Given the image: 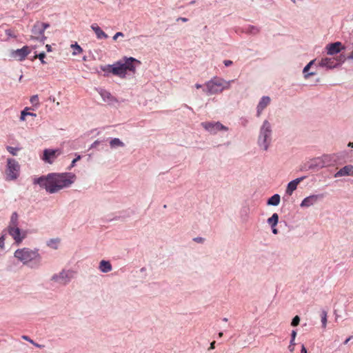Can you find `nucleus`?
<instances>
[{"label":"nucleus","mask_w":353,"mask_h":353,"mask_svg":"<svg viewBox=\"0 0 353 353\" xmlns=\"http://www.w3.org/2000/svg\"><path fill=\"white\" fill-rule=\"evenodd\" d=\"M76 176L72 173H51L46 176H41L34 179V183L39 184L48 192L52 194L64 188L69 187L75 181Z\"/></svg>","instance_id":"f257e3e1"},{"label":"nucleus","mask_w":353,"mask_h":353,"mask_svg":"<svg viewBox=\"0 0 353 353\" xmlns=\"http://www.w3.org/2000/svg\"><path fill=\"white\" fill-rule=\"evenodd\" d=\"M272 125L268 120H265L260 128L257 140V143L262 150H268L272 142Z\"/></svg>","instance_id":"f03ea898"},{"label":"nucleus","mask_w":353,"mask_h":353,"mask_svg":"<svg viewBox=\"0 0 353 353\" xmlns=\"http://www.w3.org/2000/svg\"><path fill=\"white\" fill-rule=\"evenodd\" d=\"M14 256L24 265L38 264L40 261V256L38 252L30 248H25L17 250L14 252Z\"/></svg>","instance_id":"7ed1b4c3"},{"label":"nucleus","mask_w":353,"mask_h":353,"mask_svg":"<svg viewBox=\"0 0 353 353\" xmlns=\"http://www.w3.org/2000/svg\"><path fill=\"white\" fill-rule=\"evenodd\" d=\"M230 81H226L221 79H214L207 83L208 93L212 94L222 92L224 89L230 88Z\"/></svg>","instance_id":"20e7f679"},{"label":"nucleus","mask_w":353,"mask_h":353,"mask_svg":"<svg viewBox=\"0 0 353 353\" xmlns=\"http://www.w3.org/2000/svg\"><path fill=\"white\" fill-rule=\"evenodd\" d=\"M50 26L49 23L37 21L33 26L31 30V40H37L44 43L46 37L44 35V31Z\"/></svg>","instance_id":"39448f33"},{"label":"nucleus","mask_w":353,"mask_h":353,"mask_svg":"<svg viewBox=\"0 0 353 353\" xmlns=\"http://www.w3.org/2000/svg\"><path fill=\"white\" fill-rule=\"evenodd\" d=\"M19 172V165L14 159H8V169L6 171L7 177L9 180H14L17 178Z\"/></svg>","instance_id":"423d86ee"},{"label":"nucleus","mask_w":353,"mask_h":353,"mask_svg":"<svg viewBox=\"0 0 353 353\" xmlns=\"http://www.w3.org/2000/svg\"><path fill=\"white\" fill-rule=\"evenodd\" d=\"M75 272L71 270H63L58 274H54L52 277V280L63 283H68L72 278H74Z\"/></svg>","instance_id":"0eeeda50"},{"label":"nucleus","mask_w":353,"mask_h":353,"mask_svg":"<svg viewBox=\"0 0 353 353\" xmlns=\"http://www.w3.org/2000/svg\"><path fill=\"white\" fill-rule=\"evenodd\" d=\"M61 154V151L59 149H46L43 150V154L41 159L46 163L52 164Z\"/></svg>","instance_id":"6e6552de"},{"label":"nucleus","mask_w":353,"mask_h":353,"mask_svg":"<svg viewBox=\"0 0 353 353\" xmlns=\"http://www.w3.org/2000/svg\"><path fill=\"white\" fill-rule=\"evenodd\" d=\"M201 125L211 134H216L220 130H228V128L222 125L219 122L212 123V122H203Z\"/></svg>","instance_id":"1a4fd4ad"},{"label":"nucleus","mask_w":353,"mask_h":353,"mask_svg":"<svg viewBox=\"0 0 353 353\" xmlns=\"http://www.w3.org/2000/svg\"><path fill=\"white\" fill-rule=\"evenodd\" d=\"M8 230L9 234L17 244L20 243L26 237V233L22 232L18 226H8Z\"/></svg>","instance_id":"9d476101"},{"label":"nucleus","mask_w":353,"mask_h":353,"mask_svg":"<svg viewBox=\"0 0 353 353\" xmlns=\"http://www.w3.org/2000/svg\"><path fill=\"white\" fill-rule=\"evenodd\" d=\"M30 53V50L28 46H23L21 49L12 50L10 52L12 58L17 61H23Z\"/></svg>","instance_id":"9b49d317"},{"label":"nucleus","mask_w":353,"mask_h":353,"mask_svg":"<svg viewBox=\"0 0 353 353\" xmlns=\"http://www.w3.org/2000/svg\"><path fill=\"white\" fill-rule=\"evenodd\" d=\"M341 63V60L336 58H322L319 62V65L321 67H326L329 69L334 68L339 65Z\"/></svg>","instance_id":"f8f14e48"},{"label":"nucleus","mask_w":353,"mask_h":353,"mask_svg":"<svg viewBox=\"0 0 353 353\" xmlns=\"http://www.w3.org/2000/svg\"><path fill=\"white\" fill-rule=\"evenodd\" d=\"M108 67L111 68V72L115 75L124 77L126 74L123 63L119 61L114 63L112 65H108Z\"/></svg>","instance_id":"ddd939ff"},{"label":"nucleus","mask_w":353,"mask_h":353,"mask_svg":"<svg viewBox=\"0 0 353 353\" xmlns=\"http://www.w3.org/2000/svg\"><path fill=\"white\" fill-rule=\"evenodd\" d=\"M347 176H353V165L349 164L345 165L339 171H337L334 174V177H341Z\"/></svg>","instance_id":"4468645a"},{"label":"nucleus","mask_w":353,"mask_h":353,"mask_svg":"<svg viewBox=\"0 0 353 353\" xmlns=\"http://www.w3.org/2000/svg\"><path fill=\"white\" fill-rule=\"evenodd\" d=\"M327 53L329 55H334L343 49L342 43L339 41L330 43L326 46Z\"/></svg>","instance_id":"2eb2a0df"},{"label":"nucleus","mask_w":353,"mask_h":353,"mask_svg":"<svg viewBox=\"0 0 353 353\" xmlns=\"http://www.w3.org/2000/svg\"><path fill=\"white\" fill-rule=\"evenodd\" d=\"M270 98L269 97H263L259 101L256 108V117H259L263 110L270 104Z\"/></svg>","instance_id":"dca6fc26"},{"label":"nucleus","mask_w":353,"mask_h":353,"mask_svg":"<svg viewBox=\"0 0 353 353\" xmlns=\"http://www.w3.org/2000/svg\"><path fill=\"white\" fill-rule=\"evenodd\" d=\"M99 94L101 96L103 101L109 105H114L117 102L116 98H114L109 92L105 90H101Z\"/></svg>","instance_id":"f3484780"},{"label":"nucleus","mask_w":353,"mask_h":353,"mask_svg":"<svg viewBox=\"0 0 353 353\" xmlns=\"http://www.w3.org/2000/svg\"><path fill=\"white\" fill-rule=\"evenodd\" d=\"M134 63L137 64L141 63L139 61L137 60L134 58L130 57L126 59L125 63H123L125 72H127V70H129L134 72L136 70V66L134 64Z\"/></svg>","instance_id":"a211bd4d"},{"label":"nucleus","mask_w":353,"mask_h":353,"mask_svg":"<svg viewBox=\"0 0 353 353\" xmlns=\"http://www.w3.org/2000/svg\"><path fill=\"white\" fill-rule=\"evenodd\" d=\"M305 179V176L297 178L290 181L287 186L286 194L291 195L292 192L297 188L299 183Z\"/></svg>","instance_id":"6ab92c4d"},{"label":"nucleus","mask_w":353,"mask_h":353,"mask_svg":"<svg viewBox=\"0 0 353 353\" xmlns=\"http://www.w3.org/2000/svg\"><path fill=\"white\" fill-rule=\"evenodd\" d=\"M319 198V195H315V194L310 195V196L305 198L302 201V202L301 203V206L305 207V208L310 207L317 202Z\"/></svg>","instance_id":"aec40b11"},{"label":"nucleus","mask_w":353,"mask_h":353,"mask_svg":"<svg viewBox=\"0 0 353 353\" xmlns=\"http://www.w3.org/2000/svg\"><path fill=\"white\" fill-rule=\"evenodd\" d=\"M91 28L96 34L97 39H107L108 37V34L105 32H104L98 25L92 24L91 26Z\"/></svg>","instance_id":"412c9836"},{"label":"nucleus","mask_w":353,"mask_h":353,"mask_svg":"<svg viewBox=\"0 0 353 353\" xmlns=\"http://www.w3.org/2000/svg\"><path fill=\"white\" fill-rule=\"evenodd\" d=\"M99 268L101 272L107 273L112 270V265L108 261L102 260L99 263Z\"/></svg>","instance_id":"4be33fe9"},{"label":"nucleus","mask_w":353,"mask_h":353,"mask_svg":"<svg viewBox=\"0 0 353 353\" xmlns=\"http://www.w3.org/2000/svg\"><path fill=\"white\" fill-rule=\"evenodd\" d=\"M280 196L279 194H276L274 195H273L272 196H271L268 200V202H267V204L268 205H273V206H276L279 204L280 203Z\"/></svg>","instance_id":"5701e85b"},{"label":"nucleus","mask_w":353,"mask_h":353,"mask_svg":"<svg viewBox=\"0 0 353 353\" xmlns=\"http://www.w3.org/2000/svg\"><path fill=\"white\" fill-rule=\"evenodd\" d=\"M279 221V215L276 213H274L272 216L268 219V223L272 226V228H274Z\"/></svg>","instance_id":"b1692460"},{"label":"nucleus","mask_w":353,"mask_h":353,"mask_svg":"<svg viewBox=\"0 0 353 353\" xmlns=\"http://www.w3.org/2000/svg\"><path fill=\"white\" fill-rule=\"evenodd\" d=\"M71 48L73 49L72 55L75 56L82 53L83 48L77 43L71 44Z\"/></svg>","instance_id":"393cba45"},{"label":"nucleus","mask_w":353,"mask_h":353,"mask_svg":"<svg viewBox=\"0 0 353 353\" xmlns=\"http://www.w3.org/2000/svg\"><path fill=\"white\" fill-rule=\"evenodd\" d=\"M110 145L111 146V148H116V147H123L124 146V143L119 139H117V138H114L113 139H112L110 142Z\"/></svg>","instance_id":"a878e982"},{"label":"nucleus","mask_w":353,"mask_h":353,"mask_svg":"<svg viewBox=\"0 0 353 353\" xmlns=\"http://www.w3.org/2000/svg\"><path fill=\"white\" fill-rule=\"evenodd\" d=\"M314 62V60H312L306 66H305V68H303V72L304 74V77L305 79H307L311 75H314V72H310V73H307V71L309 70L310 68L311 67V65L313 64V63Z\"/></svg>","instance_id":"bb28decb"},{"label":"nucleus","mask_w":353,"mask_h":353,"mask_svg":"<svg viewBox=\"0 0 353 353\" xmlns=\"http://www.w3.org/2000/svg\"><path fill=\"white\" fill-rule=\"evenodd\" d=\"M18 225V214L17 212H13L10 217V221L8 226H17Z\"/></svg>","instance_id":"cd10ccee"},{"label":"nucleus","mask_w":353,"mask_h":353,"mask_svg":"<svg viewBox=\"0 0 353 353\" xmlns=\"http://www.w3.org/2000/svg\"><path fill=\"white\" fill-rule=\"evenodd\" d=\"M321 323L322 327L325 328L327 325V312L325 311H323L321 313Z\"/></svg>","instance_id":"c85d7f7f"},{"label":"nucleus","mask_w":353,"mask_h":353,"mask_svg":"<svg viewBox=\"0 0 353 353\" xmlns=\"http://www.w3.org/2000/svg\"><path fill=\"white\" fill-rule=\"evenodd\" d=\"M59 242V240L58 239H51L48 245L54 249H57V244Z\"/></svg>","instance_id":"c756f323"},{"label":"nucleus","mask_w":353,"mask_h":353,"mask_svg":"<svg viewBox=\"0 0 353 353\" xmlns=\"http://www.w3.org/2000/svg\"><path fill=\"white\" fill-rule=\"evenodd\" d=\"M300 323V317L299 316H295L291 323V325L293 327L297 326Z\"/></svg>","instance_id":"7c9ffc66"},{"label":"nucleus","mask_w":353,"mask_h":353,"mask_svg":"<svg viewBox=\"0 0 353 353\" xmlns=\"http://www.w3.org/2000/svg\"><path fill=\"white\" fill-rule=\"evenodd\" d=\"M30 101L32 104L36 105L39 104V97L37 95H33L32 97H31Z\"/></svg>","instance_id":"2f4dec72"},{"label":"nucleus","mask_w":353,"mask_h":353,"mask_svg":"<svg viewBox=\"0 0 353 353\" xmlns=\"http://www.w3.org/2000/svg\"><path fill=\"white\" fill-rule=\"evenodd\" d=\"M7 150L10 153L12 154V155H17V152L19 150L18 148H13V147H11V146H8L7 148Z\"/></svg>","instance_id":"473e14b6"},{"label":"nucleus","mask_w":353,"mask_h":353,"mask_svg":"<svg viewBox=\"0 0 353 353\" xmlns=\"http://www.w3.org/2000/svg\"><path fill=\"white\" fill-rule=\"evenodd\" d=\"M28 110V108H26L23 111L21 112L20 116V120L22 121H24L26 120V116H27V110Z\"/></svg>","instance_id":"72a5a7b5"},{"label":"nucleus","mask_w":353,"mask_h":353,"mask_svg":"<svg viewBox=\"0 0 353 353\" xmlns=\"http://www.w3.org/2000/svg\"><path fill=\"white\" fill-rule=\"evenodd\" d=\"M6 32V34L8 37H12V38H16L17 37V35L13 32V31L10 29H8L5 31Z\"/></svg>","instance_id":"f704fd0d"},{"label":"nucleus","mask_w":353,"mask_h":353,"mask_svg":"<svg viewBox=\"0 0 353 353\" xmlns=\"http://www.w3.org/2000/svg\"><path fill=\"white\" fill-rule=\"evenodd\" d=\"M4 241H5V237L4 236H1L0 237V252L1 251H3L5 248V243H4Z\"/></svg>","instance_id":"c9c22d12"},{"label":"nucleus","mask_w":353,"mask_h":353,"mask_svg":"<svg viewBox=\"0 0 353 353\" xmlns=\"http://www.w3.org/2000/svg\"><path fill=\"white\" fill-rule=\"evenodd\" d=\"M45 56H46L45 52H41L38 55H36L35 57H38L42 63H46V62L44 61Z\"/></svg>","instance_id":"e433bc0d"},{"label":"nucleus","mask_w":353,"mask_h":353,"mask_svg":"<svg viewBox=\"0 0 353 353\" xmlns=\"http://www.w3.org/2000/svg\"><path fill=\"white\" fill-rule=\"evenodd\" d=\"M123 36L124 34L122 32H118L113 36V39L117 40L119 37H123Z\"/></svg>","instance_id":"4c0bfd02"},{"label":"nucleus","mask_w":353,"mask_h":353,"mask_svg":"<svg viewBox=\"0 0 353 353\" xmlns=\"http://www.w3.org/2000/svg\"><path fill=\"white\" fill-rule=\"evenodd\" d=\"M22 339L30 342V343H34V341L30 338L28 337V336H22Z\"/></svg>","instance_id":"58836bf2"},{"label":"nucleus","mask_w":353,"mask_h":353,"mask_svg":"<svg viewBox=\"0 0 353 353\" xmlns=\"http://www.w3.org/2000/svg\"><path fill=\"white\" fill-rule=\"evenodd\" d=\"M80 159H81V156H80V155H78V156L77 157V158H76V159H74L72 161L71 166H72V167H73V166L74 165L75 163H76L77 161L80 160Z\"/></svg>","instance_id":"ea45409f"},{"label":"nucleus","mask_w":353,"mask_h":353,"mask_svg":"<svg viewBox=\"0 0 353 353\" xmlns=\"http://www.w3.org/2000/svg\"><path fill=\"white\" fill-rule=\"evenodd\" d=\"M232 64V61H230V60H225V61H224V65L226 67H228V66L231 65Z\"/></svg>","instance_id":"a19ab883"},{"label":"nucleus","mask_w":353,"mask_h":353,"mask_svg":"<svg viewBox=\"0 0 353 353\" xmlns=\"http://www.w3.org/2000/svg\"><path fill=\"white\" fill-rule=\"evenodd\" d=\"M259 32V30L256 28L252 27L250 29V32L252 34H256Z\"/></svg>","instance_id":"79ce46f5"},{"label":"nucleus","mask_w":353,"mask_h":353,"mask_svg":"<svg viewBox=\"0 0 353 353\" xmlns=\"http://www.w3.org/2000/svg\"><path fill=\"white\" fill-rule=\"evenodd\" d=\"M194 241L197 242V243H201V242L203 241V239L201 238V237H196V238L194 239Z\"/></svg>","instance_id":"37998d69"},{"label":"nucleus","mask_w":353,"mask_h":353,"mask_svg":"<svg viewBox=\"0 0 353 353\" xmlns=\"http://www.w3.org/2000/svg\"><path fill=\"white\" fill-rule=\"evenodd\" d=\"M296 336V332L295 330H292L291 333V339H295Z\"/></svg>","instance_id":"c03bdc74"},{"label":"nucleus","mask_w":353,"mask_h":353,"mask_svg":"<svg viewBox=\"0 0 353 353\" xmlns=\"http://www.w3.org/2000/svg\"><path fill=\"white\" fill-rule=\"evenodd\" d=\"M301 353H307V349L305 348V347L303 345L301 347Z\"/></svg>","instance_id":"a18cd8bd"},{"label":"nucleus","mask_w":353,"mask_h":353,"mask_svg":"<svg viewBox=\"0 0 353 353\" xmlns=\"http://www.w3.org/2000/svg\"><path fill=\"white\" fill-rule=\"evenodd\" d=\"M32 345H34L35 347H39V348H41V347H43L44 345H40V344H38L35 342H34V343H32Z\"/></svg>","instance_id":"49530a36"},{"label":"nucleus","mask_w":353,"mask_h":353,"mask_svg":"<svg viewBox=\"0 0 353 353\" xmlns=\"http://www.w3.org/2000/svg\"><path fill=\"white\" fill-rule=\"evenodd\" d=\"M27 116H31V117H35L37 116V114L35 113L30 112L27 111Z\"/></svg>","instance_id":"de8ad7c7"},{"label":"nucleus","mask_w":353,"mask_h":353,"mask_svg":"<svg viewBox=\"0 0 353 353\" xmlns=\"http://www.w3.org/2000/svg\"><path fill=\"white\" fill-rule=\"evenodd\" d=\"M215 341H212L211 343H210V350H213L214 349L215 346Z\"/></svg>","instance_id":"09e8293b"},{"label":"nucleus","mask_w":353,"mask_h":353,"mask_svg":"<svg viewBox=\"0 0 353 353\" xmlns=\"http://www.w3.org/2000/svg\"><path fill=\"white\" fill-rule=\"evenodd\" d=\"M46 48L48 52H51L52 51V48H51V46L50 45L47 44L46 46Z\"/></svg>","instance_id":"8fccbe9b"},{"label":"nucleus","mask_w":353,"mask_h":353,"mask_svg":"<svg viewBox=\"0 0 353 353\" xmlns=\"http://www.w3.org/2000/svg\"><path fill=\"white\" fill-rule=\"evenodd\" d=\"M290 345H291V346H294L295 345V339H291Z\"/></svg>","instance_id":"3c124183"},{"label":"nucleus","mask_w":353,"mask_h":353,"mask_svg":"<svg viewBox=\"0 0 353 353\" xmlns=\"http://www.w3.org/2000/svg\"><path fill=\"white\" fill-rule=\"evenodd\" d=\"M288 349L291 352H292L294 350V346H291V345H289Z\"/></svg>","instance_id":"603ef678"},{"label":"nucleus","mask_w":353,"mask_h":353,"mask_svg":"<svg viewBox=\"0 0 353 353\" xmlns=\"http://www.w3.org/2000/svg\"><path fill=\"white\" fill-rule=\"evenodd\" d=\"M348 59H353V51L350 53V54L347 57Z\"/></svg>","instance_id":"864d4df0"},{"label":"nucleus","mask_w":353,"mask_h":353,"mask_svg":"<svg viewBox=\"0 0 353 353\" xmlns=\"http://www.w3.org/2000/svg\"><path fill=\"white\" fill-rule=\"evenodd\" d=\"M272 232L274 234H277V232H278L277 229L272 228Z\"/></svg>","instance_id":"5fc2aeb1"},{"label":"nucleus","mask_w":353,"mask_h":353,"mask_svg":"<svg viewBox=\"0 0 353 353\" xmlns=\"http://www.w3.org/2000/svg\"><path fill=\"white\" fill-rule=\"evenodd\" d=\"M195 87L198 89V88H201V85H200V84H196V85H195Z\"/></svg>","instance_id":"6e6d98bb"},{"label":"nucleus","mask_w":353,"mask_h":353,"mask_svg":"<svg viewBox=\"0 0 353 353\" xmlns=\"http://www.w3.org/2000/svg\"><path fill=\"white\" fill-rule=\"evenodd\" d=\"M350 340V338H348L345 340V341L344 342L345 344H347V343H349V341Z\"/></svg>","instance_id":"4d7b16f0"},{"label":"nucleus","mask_w":353,"mask_h":353,"mask_svg":"<svg viewBox=\"0 0 353 353\" xmlns=\"http://www.w3.org/2000/svg\"><path fill=\"white\" fill-rule=\"evenodd\" d=\"M348 146H349V147H352V148H353V143L350 142V143H348Z\"/></svg>","instance_id":"13d9d810"},{"label":"nucleus","mask_w":353,"mask_h":353,"mask_svg":"<svg viewBox=\"0 0 353 353\" xmlns=\"http://www.w3.org/2000/svg\"><path fill=\"white\" fill-rule=\"evenodd\" d=\"M222 336H223V332H219V337H221Z\"/></svg>","instance_id":"bf43d9fd"},{"label":"nucleus","mask_w":353,"mask_h":353,"mask_svg":"<svg viewBox=\"0 0 353 353\" xmlns=\"http://www.w3.org/2000/svg\"><path fill=\"white\" fill-rule=\"evenodd\" d=\"M181 20H182L183 21H187V19H185V18H181Z\"/></svg>","instance_id":"052dcab7"},{"label":"nucleus","mask_w":353,"mask_h":353,"mask_svg":"<svg viewBox=\"0 0 353 353\" xmlns=\"http://www.w3.org/2000/svg\"><path fill=\"white\" fill-rule=\"evenodd\" d=\"M223 321H225V322H227V321H228V319H227V318H224V319H223Z\"/></svg>","instance_id":"680f3d73"},{"label":"nucleus","mask_w":353,"mask_h":353,"mask_svg":"<svg viewBox=\"0 0 353 353\" xmlns=\"http://www.w3.org/2000/svg\"><path fill=\"white\" fill-rule=\"evenodd\" d=\"M83 59L84 61H86V57H83Z\"/></svg>","instance_id":"e2e57ef3"},{"label":"nucleus","mask_w":353,"mask_h":353,"mask_svg":"<svg viewBox=\"0 0 353 353\" xmlns=\"http://www.w3.org/2000/svg\"><path fill=\"white\" fill-rule=\"evenodd\" d=\"M292 1H293L294 2H295V1H294V0H292Z\"/></svg>","instance_id":"0e129e2a"}]
</instances>
